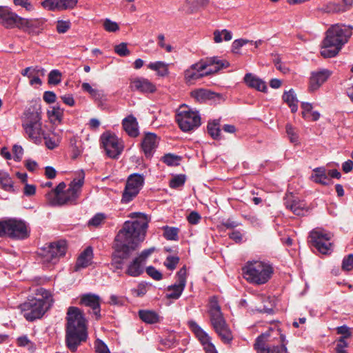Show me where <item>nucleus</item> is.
Masks as SVG:
<instances>
[{
  "mask_svg": "<svg viewBox=\"0 0 353 353\" xmlns=\"http://www.w3.org/2000/svg\"><path fill=\"white\" fill-rule=\"evenodd\" d=\"M133 221L124 222L122 228L118 232L114 241V253L111 265L116 270H121L123 260L130 256L143 241L148 227L149 219L141 212H132L128 216Z\"/></svg>",
  "mask_w": 353,
  "mask_h": 353,
  "instance_id": "obj_1",
  "label": "nucleus"
},
{
  "mask_svg": "<svg viewBox=\"0 0 353 353\" xmlns=\"http://www.w3.org/2000/svg\"><path fill=\"white\" fill-rule=\"evenodd\" d=\"M65 343L67 348L75 352L88 338L87 322L83 312L77 307L70 306L66 316Z\"/></svg>",
  "mask_w": 353,
  "mask_h": 353,
  "instance_id": "obj_2",
  "label": "nucleus"
},
{
  "mask_svg": "<svg viewBox=\"0 0 353 353\" xmlns=\"http://www.w3.org/2000/svg\"><path fill=\"white\" fill-rule=\"evenodd\" d=\"M352 26L342 23L331 26L322 42L321 54L324 58L336 57L352 35Z\"/></svg>",
  "mask_w": 353,
  "mask_h": 353,
  "instance_id": "obj_3",
  "label": "nucleus"
},
{
  "mask_svg": "<svg viewBox=\"0 0 353 353\" xmlns=\"http://www.w3.org/2000/svg\"><path fill=\"white\" fill-rule=\"evenodd\" d=\"M228 66L229 63L227 61L218 59L216 57L201 59L199 62L192 64L190 68L184 72V78L186 82L192 83L195 80L216 72L219 70Z\"/></svg>",
  "mask_w": 353,
  "mask_h": 353,
  "instance_id": "obj_4",
  "label": "nucleus"
},
{
  "mask_svg": "<svg viewBox=\"0 0 353 353\" xmlns=\"http://www.w3.org/2000/svg\"><path fill=\"white\" fill-rule=\"evenodd\" d=\"M41 299H32L21 305L24 318L29 321L40 319L45 312L52 306L53 299L49 291L41 288L37 290Z\"/></svg>",
  "mask_w": 353,
  "mask_h": 353,
  "instance_id": "obj_5",
  "label": "nucleus"
},
{
  "mask_svg": "<svg viewBox=\"0 0 353 353\" xmlns=\"http://www.w3.org/2000/svg\"><path fill=\"white\" fill-rule=\"evenodd\" d=\"M242 270L244 278L256 285L266 283L274 272L272 265L262 261H248Z\"/></svg>",
  "mask_w": 353,
  "mask_h": 353,
  "instance_id": "obj_6",
  "label": "nucleus"
},
{
  "mask_svg": "<svg viewBox=\"0 0 353 353\" xmlns=\"http://www.w3.org/2000/svg\"><path fill=\"white\" fill-rule=\"evenodd\" d=\"M22 128L30 141L37 145L42 143L46 130L41 121L40 112L30 110L26 111L22 121Z\"/></svg>",
  "mask_w": 353,
  "mask_h": 353,
  "instance_id": "obj_7",
  "label": "nucleus"
},
{
  "mask_svg": "<svg viewBox=\"0 0 353 353\" xmlns=\"http://www.w3.org/2000/svg\"><path fill=\"white\" fill-rule=\"evenodd\" d=\"M66 250L67 244L64 240L46 244L39 252L42 263L48 268L54 265L65 254Z\"/></svg>",
  "mask_w": 353,
  "mask_h": 353,
  "instance_id": "obj_8",
  "label": "nucleus"
},
{
  "mask_svg": "<svg viewBox=\"0 0 353 353\" xmlns=\"http://www.w3.org/2000/svg\"><path fill=\"white\" fill-rule=\"evenodd\" d=\"M3 236L13 239H24L29 236V232L24 221L9 219L0 221V237Z\"/></svg>",
  "mask_w": 353,
  "mask_h": 353,
  "instance_id": "obj_9",
  "label": "nucleus"
},
{
  "mask_svg": "<svg viewBox=\"0 0 353 353\" xmlns=\"http://www.w3.org/2000/svg\"><path fill=\"white\" fill-rule=\"evenodd\" d=\"M176 121L180 129L189 132L201 125V117L197 111H193L185 105L180 107L176 114Z\"/></svg>",
  "mask_w": 353,
  "mask_h": 353,
  "instance_id": "obj_10",
  "label": "nucleus"
},
{
  "mask_svg": "<svg viewBox=\"0 0 353 353\" xmlns=\"http://www.w3.org/2000/svg\"><path fill=\"white\" fill-rule=\"evenodd\" d=\"M333 234L321 228H316L310 233L312 245L321 254H328L333 250V244L331 242Z\"/></svg>",
  "mask_w": 353,
  "mask_h": 353,
  "instance_id": "obj_11",
  "label": "nucleus"
},
{
  "mask_svg": "<svg viewBox=\"0 0 353 353\" xmlns=\"http://www.w3.org/2000/svg\"><path fill=\"white\" fill-rule=\"evenodd\" d=\"M101 141L106 154L112 158L117 159L123 150V144L114 134L105 132L101 136Z\"/></svg>",
  "mask_w": 353,
  "mask_h": 353,
  "instance_id": "obj_12",
  "label": "nucleus"
},
{
  "mask_svg": "<svg viewBox=\"0 0 353 353\" xmlns=\"http://www.w3.org/2000/svg\"><path fill=\"white\" fill-rule=\"evenodd\" d=\"M177 281L176 283L167 288L166 298L168 299H178L183 292L187 279V270L185 266L181 268L176 273Z\"/></svg>",
  "mask_w": 353,
  "mask_h": 353,
  "instance_id": "obj_13",
  "label": "nucleus"
},
{
  "mask_svg": "<svg viewBox=\"0 0 353 353\" xmlns=\"http://www.w3.org/2000/svg\"><path fill=\"white\" fill-rule=\"evenodd\" d=\"M189 325L196 337L201 342L206 353H218L210 336L194 321H190Z\"/></svg>",
  "mask_w": 353,
  "mask_h": 353,
  "instance_id": "obj_14",
  "label": "nucleus"
},
{
  "mask_svg": "<svg viewBox=\"0 0 353 353\" xmlns=\"http://www.w3.org/2000/svg\"><path fill=\"white\" fill-rule=\"evenodd\" d=\"M189 325L196 337L201 342L206 353H218L210 336L194 321H190Z\"/></svg>",
  "mask_w": 353,
  "mask_h": 353,
  "instance_id": "obj_15",
  "label": "nucleus"
},
{
  "mask_svg": "<svg viewBox=\"0 0 353 353\" xmlns=\"http://www.w3.org/2000/svg\"><path fill=\"white\" fill-rule=\"evenodd\" d=\"M144 177L139 174L130 175L126 183L123 194V199H130L136 196L143 185Z\"/></svg>",
  "mask_w": 353,
  "mask_h": 353,
  "instance_id": "obj_16",
  "label": "nucleus"
},
{
  "mask_svg": "<svg viewBox=\"0 0 353 353\" xmlns=\"http://www.w3.org/2000/svg\"><path fill=\"white\" fill-rule=\"evenodd\" d=\"M21 20V17L12 12L10 8L7 6H0V24L5 28H17L19 29Z\"/></svg>",
  "mask_w": 353,
  "mask_h": 353,
  "instance_id": "obj_17",
  "label": "nucleus"
},
{
  "mask_svg": "<svg viewBox=\"0 0 353 353\" xmlns=\"http://www.w3.org/2000/svg\"><path fill=\"white\" fill-rule=\"evenodd\" d=\"M159 139L156 134L146 132L143 137L141 147L146 158H151L158 147Z\"/></svg>",
  "mask_w": 353,
  "mask_h": 353,
  "instance_id": "obj_18",
  "label": "nucleus"
},
{
  "mask_svg": "<svg viewBox=\"0 0 353 353\" xmlns=\"http://www.w3.org/2000/svg\"><path fill=\"white\" fill-rule=\"evenodd\" d=\"M46 21L44 19H25L21 17L19 29L28 34H39L43 29Z\"/></svg>",
  "mask_w": 353,
  "mask_h": 353,
  "instance_id": "obj_19",
  "label": "nucleus"
},
{
  "mask_svg": "<svg viewBox=\"0 0 353 353\" xmlns=\"http://www.w3.org/2000/svg\"><path fill=\"white\" fill-rule=\"evenodd\" d=\"M332 72L327 69H321L311 73L309 82V90H317L332 75Z\"/></svg>",
  "mask_w": 353,
  "mask_h": 353,
  "instance_id": "obj_20",
  "label": "nucleus"
},
{
  "mask_svg": "<svg viewBox=\"0 0 353 353\" xmlns=\"http://www.w3.org/2000/svg\"><path fill=\"white\" fill-rule=\"evenodd\" d=\"M80 304L92 309V314L97 320L101 318L100 297L94 294L82 295Z\"/></svg>",
  "mask_w": 353,
  "mask_h": 353,
  "instance_id": "obj_21",
  "label": "nucleus"
},
{
  "mask_svg": "<svg viewBox=\"0 0 353 353\" xmlns=\"http://www.w3.org/2000/svg\"><path fill=\"white\" fill-rule=\"evenodd\" d=\"M84 173L81 172L73 179L65 190L63 199H77L80 196L84 184Z\"/></svg>",
  "mask_w": 353,
  "mask_h": 353,
  "instance_id": "obj_22",
  "label": "nucleus"
},
{
  "mask_svg": "<svg viewBox=\"0 0 353 353\" xmlns=\"http://www.w3.org/2000/svg\"><path fill=\"white\" fill-rule=\"evenodd\" d=\"M130 88L132 91L143 93H153L156 91V85L149 79L144 77H136L130 81Z\"/></svg>",
  "mask_w": 353,
  "mask_h": 353,
  "instance_id": "obj_23",
  "label": "nucleus"
},
{
  "mask_svg": "<svg viewBox=\"0 0 353 353\" xmlns=\"http://www.w3.org/2000/svg\"><path fill=\"white\" fill-rule=\"evenodd\" d=\"M77 3V0H44L41 5L48 10H62L73 8Z\"/></svg>",
  "mask_w": 353,
  "mask_h": 353,
  "instance_id": "obj_24",
  "label": "nucleus"
},
{
  "mask_svg": "<svg viewBox=\"0 0 353 353\" xmlns=\"http://www.w3.org/2000/svg\"><path fill=\"white\" fill-rule=\"evenodd\" d=\"M310 179L313 182L323 185H328L332 183V179L327 174L326 169L324 167L314 168L310 176Z\"/></svg>",
  "mask_w": 353,
  "mask_h": 353,
  "instance_id": "obj_25",
  "label": "nucleus"
},
{
  "mask_svg": "<svg viewBox=\"0 0 353 353\" xmlns=\"http://www.w3.org/2000/svg\"><path fill=\"white\" fill-rule=\"evenodd\" d=\"M272 332H274V330L270 329L256 338L254 347L257 353H269L270 347L266 345V343L272 341L270 338Z\"/></svg>",
  "mask_w": 353,
  "mask_h": 353,
  "instance_id": "obj_26",
  "label": "nucleus"
},
{
  "mask_svg": "<svg viewBox=\"0 0 353 353\" xmlns=\"http://www.w3.org/2000/svg\"><path fill=\"white\" fill-rule=\"evenodd\" d=\"M123 128L131 137H137L139 134L138 122L133 115H129L122 121Z\"/></svg>",
  "mask_w": 353,
  "mask_h": 353,
  "instance_id": "obj_27",
  "label": "nucleus"
},
{
  "mask_svg": "<svg viewBox=\"0 0 353 353\" xmlns=\"http://www.w3.org/2000/svg\"><path fill=\"white\" fill-rule=\"evenodd\" d=\"M243 81L250 88L263 92L267 91L265 83L252 73H247L243 78Z\"/></svg>",
  "mask_w": 353,
  "mask_h": 353,
  "instance_id": "obj_28",
  "label": "nucleus"
},
{
  "mask_svg": "<svg viewBox=\"0 0 353 353\" xmlns=\"http://www.w3.org/2000/svg\"><path fill=\"white\" fill-rule=\"evenodd\" d=\"M305 200H286L285 205L287 209L296 215H303L307 212V207Z\"/></svg>",
  "mask_w": 353,
  "mask_h": 353,
  "instance_id": "obj_29",
  "label": "nucleus"
},
{
  "mask_svg": "<svg viewBox=\"0 0 353 353\" xmlns=\"http://www.w3.org/2000/svg\"><path fill=\"white\" fill-rule=\"evenodd\" d=\"M139 316L145 323L154 324L161 321V317L153 310H140Z\"/></svg>",
  "mask_w": 353,
  "mask_h": 353,
  "instance_id": "obj_30",
  "label": "nucleus"
},
{
  "mask_svg": "<svg viewBox=\"0 0 353 353\" xmlns=\"http://www.w3.org/2000/svg\"><path fill=\"white\" fill-rule=\"evenodd\" d=\"M143 262L135 257L128 265L125 273L132 277L140 276L143 272Z\"/></svg>",
  "mask_w": 353,
  "mask_h": 353,
  "instance_id": "obj_31",
  "label": "nucleus"
},
{
  "mask_svg": "<svg viewBox=\"0 0 353 353\" xmlns=\"http://www.w3.org/2000/svg\"><path fill=\"white\" fill-rule=\"evenodd\" d=\"M93 252L91 247H88L78 257L76 267L77 268H85L88 267L92 259Z\"/></svg>",
  "mask_w": 353,
  "mask_h": 353,
  "instance_id": "obj_32",
  "label": "nucleus"
},
{
  "mask_svg": "<svg viewBox=\"0 0 353 353\" xmlns=\"http://www.w3.org/2000/svg\"><path fill=\"white\" fill-rule=\"evenodd\" d=\"M148 68L152 70L156 71L159 76L165 77L168 75V64L163 61L151 62Z\"/></svg>",
  "mask_w": 353,
  "mask_h": 353,
  "instance_id": "obj_33",
  "label": "nucleus"
},
{
  "mask_svg": "<svg viewBox=\"0 0 353 353\" xmlns=\"http://www.w3.org/2000/svg\"><path fill=\"white\" fill-rule=\"evenodd\" d=\"M214 331L220 337L223 343L225 344L231 343L233 340V335L227 324L215 330Z\"/></svg>",
  "mask_w": 353,
  "mask_h": 353,
  "instance_id": "obj_34",
  "label": "nucleus"
},
{
  "mask_svg": "<svg viewBox=\"0 0 353 353\" xmlns=\"http://www.w3.org/2000/svg\"><path fill=\"white\" fill-rule=\"evenodd\" d=\"M214 92L206 89L195 90L191 92V97L199 102H204L213 98Z\"/></svg>",
  "mask_w": 353,
  "mask_h": 353,
  "instance_id": "obj_35",
  "label": "nucleus"
},
{
  "mask_svg": "<svg viewBox=\"0 0 353 353\" xmlns=\"http://www.w3.org/2000/svg\"><path fill=\"white\" fill-rule=\"evenodd\" d=\"M209 134L214 139H220L221 130H220V119H215L212 122H209L207 126Z\"/></svg>",
  "mask_w": 353,
  "mask_h": 353,
  "instance_id": "obj_36",
  "label": "nucleus"
},
{
  "mask_svg": "<svg viewBox=\"0 0 353 353\" xmlns=\"http://www.w3.org/2000/svg\"><path fill=\"white\" fill-rule=\"evenodd\" d=\"M0 184L2 188L6 191H14L13 187V181L7 172H0Z\"/></svg>",
  "mask_w": 353,
  "mask_h": 353,
  "instance_id": "obj_37",
  "label": "nucleus"
},
{
  "mask_svg": "<svg viewBox=\"0 0 353 353\" xmlns=\"http://www.w3.org/2000/svg\"><path fill=\"white\" fill-rule=\"evenodd\" d=\"M343 6H339L335 3H330L327 12H344L349 10L352 6L353 0H343Z\"/></svg>",
  "mask_w": 353,
  "mask_h": 353,
  "instance_id": "obj_38",
  "label": "nucleus"
},
{
  "mask_svg": "<svg viewBox=\"0 0 353 353\" xmlns=\"http://www.w3.org/2000/svg\"><path fill=\"white\" fill-rule=\"evenodd\" d=\"M276 335H279V343L281 344L280 345H274L272 347L269 348V353H283L287 351V348L285 344L284 343L285 337L284 335L280 333L279 330H274Z\"/></svg>",
  "mask_w": 353,
  "mask_h": 353,
  "instance_id": "obj_39",
  "label": "nucleus"
},
{
  "mask_svg": "<svg viewBox=\"0 0 353 353\" xmlns=\"http://www.w3.org/2000/svg\"><path fill=\"white\" fill-rule=\"evenodd\" d=\"M211 325L214 330H216L225 325H226L225 321L223 316L221 312L210 314Z\"/></svg>",
  "mask_w": 353,
  "mask_h": 353,
  "instance_id": "obj_40",
  "label": "nucleus"
},
{
  "mask_svg": "<svg viewBox=\"0 0 353 353\" xmlns=\"http://www.w3.org/2000/svg\"><path fill=\"white\" fill-rule=\"evenodd\" d=\"M163 236L170 241H177L179 239V228L175 227H169L164 226L163 228Z\"/></svg>",
  "mask_w": 353,
  "mask_h": 353,
  "instance_id": "obj_41",
  "label": "nucleus"
},
{
  "mask_svg": "<svg viewBox=\"0 0 353 353\" xmlns=\"http://www.w3.org/2000/svg\"><path fill=\"white\" fill-rule=\"evenodd\" d=\"M70 145L71 147L72 158L73 159L78 158L81 154L83 149L81 143H78L76 137H74L70 139Z\"/></svg>",
  "mask_w": 353,
  "mask_h": 353,
  "instance_id": "obj_42",
  "label": "nucleus"
},
{
  "mask_svg": "<svg viewBox=\"0 0 353 353\" xmlns=\"http://www.w3.org/2000/svg\"><path fill=\"white\" fill-rule=\"evenodd\" d=\"M181 160V157L180 156L171 153L165 154L161 158V161L168 166L179 165Z\"/></svg>",
  "mask_w": 353,
  "mask_h": 353,
  "instance_id": "obj_43",
  "label": "nucleus"
},
{
  "mask_svg": "<svg viewBox=\"0 0 353 353\" xmlns=\"http://www.w3.org/2000/svg\"><path fill=\"white\" fill-rule=\"evenodd\" d=\"M48 115L50 118H54V120L60 123L63 118V110L59 105H56L52 107L51 111H48Z\"/></svg>",
  "mask_w": 353,
  "mask_h": 353,
  "instance_id": "obj_44",
  "label": "nucleus"
},
{
  "mask_svg": "<svg viewBox=\"0 0 353 353\" xmlns=\"http://www.w3.org/2000/svg\"><path fill=\"white\" fill-rule=\"evenodd\" d=\"M209 0H194L192 1H186V3L191 6V12H194L201 8H205L209 4Z\"/></svg>",
  "mask_w": 353,
  "mask_h": 353,
  "instance_id": "obj_45",
  "label": "nucleus"
},
{
  "mask_svg": "<svg viewBox=\"0 0 353 353\" xmlns=\"http://www.w3.org/2000/svg\"><path fill=\"white\" fill-rule=\"evenodd\" d=\"M43 140L45 141L46 146L50 150H53L55 148H57L59 145V142H60L59 139L58 137L57 138H55L54 137H51L47 135V134L46 132H45V136H43Z\"/></svg>",
  "mask_w": 353,
  "mask_h": 353,
  "instance_id": "obj_46",
  "label": "nucleus"
},
{
  "mask_svg": "<svg viewBox=\"0 0 353 353\" xmlns=\"http://www.w3.org/2000/svg\"><path fill=\"white\" fill-rule=\"evenodd\" d=\"M61 81V73L58 70H52L48 74V83L57 85Z\"/></svg>",
  "mask_w": 353,
  "mask_h": 353,
  "instance_id": "obj_47",
  "label": "nucleus"
},
{
  "mask_svg": "<svg viewBox=\"0 0 353 353\" xmlns=\"http://www.w3.org/2000/svg\"><path fill=\"white\" fill-rule=\"evenodd\" d=\"M94 345L96 353H110L107 345L99 339L94 341Z\"/></svg>",
  "mask_w": 353,
  "mask_h": 353,
  "instance_id": "obj_48",
  "label": "nucleus"
},
{
  "mask_svg": "<svg viewBox=\"0 0 353 353\" xmlns=\"http://www.w3.org/2000/svg\"><path fill=\"white\" fill-rule=\"evenodd\" d=\"M179 262V256H168L164 262V265L168 270H173L176 268Z\"/></svg>",
  "mask_w": 353,
  "mask_h": 353,
  "instance_id": "obj_49",
  "label": "nucleus"
},
{
  "mask_svg": "<svg viewBox=\"0 0 353 353\" xmlns=\"http://www.w3.org/2000/svg\"><path fill=\"white\" fill-rule=\"evenodd\" d=\"M283 99L286 103H288V105L298 103L296 94L292 89H290L288 91H285L283 93Z\"/></svg>",
  "mask_w": 353,
  "mask_h": 353,
  "instance_id": "obj_50",
  "label": "nucleus"
},
{
  "mask_svg": "<svg viewBox=\"0 0 353 353\" xmlns=\"http://www.w3.org/2000/svg\"><path fill=\"white\" fill-rule=\"evenodd\" d=\"M342 270L346 272H349L353 270V254H348L344 257L342 261L341 265Z\"/></svg>",
  "mask_w": 353,
  "mask_h": 353,
  "instance_id": "obj_51",
  "label": "nucleus"
},
{
  "mask_svg": "<svg viewBox=\"0 0 353 353\" xmlns=\"http://www.w3.org/2000/svg\"><path fill=\"white\" fill-rule=\"evenodd\" d=\"M285 130L290 141L293 143H297L299 142V136L292 125L288 123L285 126Z\"/></svg>",
  "mask_w": 353,
  "mask_h": 353,
  "instance_id": "obj_52",
  "label": "nucleus"
},
{
  "mask_svg": "<svg viewBox=\"0 0 353 353\" xmlns=\"http://www.w3.org/2000/svg\"><path fill=\"white\" fill-rule=\"evenodd\" d=\"M105 215L103 213H98L94 215L89 221V226L98 227L104 221Z\"/></svg>",
  "mask_w": 353,
  "mask_h": 353,
  "instance_id": "obj_53",
  "label": "nucleus"
},
{
  "mask_svg": "<svg viewBox=\"0 0 353 353\" xmlns=\"http://www.w3.org/2000/svg\"><path fill=\"white\" fill-rule=\"evenodd\" d=\"M17 344L19 347H27L29 350L34 347L33 343L29 340L26 335L18 337L17 339Z\"/></svg>",
  "mask_w": 353,
  "mask_h": 353,
  "instance_id": "obj_54",
  "label": "nucleus"
},
{
  "mask_svg": "<svg viewBox=\"0 0 353 353\" xmlns=\"http://www.w3.org/2000/svg\"><path fill=\"white\" fill-rule=\"evenodd\" d=\"M185 177L183 174L176 175L170 181V186L172 188L180 187L184 184Z\"/></svg>",
  "mask_w": 353,
  "mask_h": 353,
  "instance_id": "obj_55",
  "label": "nucleus"
},
{
  "mask_svg": "<svg viewBox=\"0 0 353 353\" xmlns=\"http://www.w3.org/2000/svg\"><path fill=\"white\" fill-rule=\"evenodd\" d=\"M221 307L218 303V301L216 297L213 296L211 297L209 302V310L208 313L210 314H214L220 312Z\"/></svg>",
  "mask_w": 353,
  "mask_h": 353,
  "instance_id": "obj_56",
  "label": "nucleus"
},
{
  "mask_svg": "<svg viewBox=\"0 0 353 353\" xmlns=\"http://www.w3.org/2000/svg\"><path fill=\"white\" fill-rule=\"evenodd\" d=\"M70 21L59 20L57 23V31L61 34L65 33L70 28Z\"/></svg>",
  "mask_w": 353,
  "mask_h": 353,
  "instance_id": "obj_57",
  "label": "nucleus"
},
{
  "mask_svg": "<svg viewBox=\"0 0 353 353\" xmlns=\"http://www.w3.org/2000/svg\"><path fill=\"white\" fill-rule=\"evenodd\" d=\"M114 51L121 57H125L130 54V50L128 49L125 43H121L114 47Z\"/></svg>",
  "mask_w": 353,
  "mask_h": 353,
  "instance_id": "obj_58",
  "label": "nucleus"
},
{
  "mask_svg": "<svg viewBox=\"0 0 353 353\" xmlns=\"http://www.w3.org/2000/svg\"><path fill=\"white\" fill-rule=\"evenodd\" d=\"M147 274L156 281H160L162 279V274L153 266H149L146 268Z\"/></svg>",
  "mask_w": 353,
  "mask_h": 353,
  "instance_id": "obj_59",
  "label": "nucleus"
},
{
  "mask_svg": "<svg viewBox=\"0 0 353 353\" xmlns=\"http://www.w3.org/2000/svg\"><path fill=\"white\" fill-rule=\"evenodd\" d=\"M72 201L73 200H48V205L51 207H61L74 204Z\"/></svg>",
  "mask_w": 353,
  "mask_h": 353,
  "instance_id": "obj_60",
  "label": "nucleus"
},
{
  "mask_svg": "<svg viewBox=\"0 0 353 353\" xmlns=\"http://www.w3.org/2000/svg\"><path fill=\"white\" fill-rule=\"evenodd\" d=\"M104 28L108 32H116L119 30V26L116 22L106 19L103 23Z\"/></svg>",
  "mask_w": 353,
  "mask_h": 353,
  "instance_id": "obj_61",
  "label": "nucleus"
},
{
  "mask_svg": "<svg viewBox=\"0 0 353 353\" xmlns=\"http://www.w3.org/2000/svg\"><path fill=\"white\" fill-rule=\"evenodd\" d=\"M132 292L135 296H143L147 292V288L145 285L140 283L137 288L132 290Z\"/></svg>",
  "mask_w": 353,
  "mask_h": 353,
  "instance_id": "obj_62",
  "label": "nucleus"
},
{
  "mask_svg": "<svg viewBox=\"0 0 353 353\" xmlns=\"http://www.w3.org/2000/svg\"><path fill=\"white\" fill-rule=\"evenodd\" d=\"M14 159L16 161H20L23 154V149L21 145H14L12 148Z\"/></svg>",
  "mask_w": 353,
  "mask_h": 353,
  "instance_id": "obj_63",
  "label": "nucleus"
},
{
  "mask_svg": "<svg viewBox=\"0 0 353 353\" xmlns=\"http://www.w3.org/2000/svg\"><path fill=\"white\" fill-rule=\"evenodd\" d=\"M249 42L248 40L246 39H236L233 41L232 45V51L234 52H237V51L244 45L248 43Z\"/></svg>",
  "mask_w": 353,
  "mask_h": 353,
  "instance_id": "obj_64",
  "label": "nucleus"
}]
</instances>
